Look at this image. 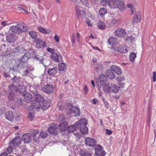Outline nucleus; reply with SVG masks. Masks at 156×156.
<instances>
[{"mask_svg":"<svg viewBox=\"0 0 156 156\" xmlns=\"http://www.w3.org/2000/svg\"><path fill=\"white\" fill-rule=\"evenodd\" d=\"M108 5L112 9L118 8L121 11H123L125 9V5L123 2L119 1V0H108Z\"/></svg>","mask_w":156,"mask_h":156,"instance_id":"nucleus-1","label":"nucleus"},{"mask_svg":"<svg viewBox=\"0 0 156 156\" xmlns=\"http://www.w3.org/2000/svg\"><path fill=\"white\" fill-rule=\"evenodd\" d=\"M10 30L13 33L20 34L23 32H25L28 30L27 26L22 23H18L17 26H12L10 27Z\"/></svg>","mask_w":156,"mask_h":156,"instance_id":"nucleus-2","label":"nucleus"},{"mask_svg":"<svg viewBox=\"0 0 156 156\" xmlns=\"http://www.w3.org/2000/svg\"><path fill=\"white\" fill-rule=\"evenodd\" d=\"M59 126L61 127L60 131L61 132L65 131L67 126L68 122L65 121L64 116L63 115L59 116Z\"/></svg>","mask_w":156,"mask_h":156,"instance_id":"nucleus-3","label":"nucleus"},{"mask_svg":"<svg viewBox=\"0 0 156 156\" xmlns=\"http://www.w3.org/2000/svg\"><path fill=\"white\" fill-rule=\"evenodd\" d=\"M76 10V15L78 19L85 18L86 17V14L85 11L81 9L80 7L77 5L75 7Z\"/></svg>","mask_w":156,"mask_h":156,"instance_id":"nucleus-4","label":"nucleus"},{"mask_svg":"<svg viewBox=\"0 0 156 156\" xmlns=\"http://www.w3.org/2000/svg\"><path fill=\"white\" fill-rule=\"evenodd\" d=\"M42 89L43 91L48 94L52 93L54 89L53 86L51 84L44 85L43 86Z\"/></svg>","mask_w":156,"mask_h":156,"instance_id":"nucleus-5","label":"nucleus"},{"mask_svg":"<svg viewBox=\"0 0 156 156\" xmlns=\"http://www.w3.org/2000/svg\"><path fill=\"white\" fill-rule=\"evenodd\" d=\"M41 106V103L39 101H34L32 102L31 105L29 106L28 108L29 110H31L35 108L39 109Z\"/></svg>","mask_w":156,"mask_h":156,"instance_id":"nucleus-6","label":"nucleus"},{"mask_svg":"<svg viewBox=\"0 0 156 156\" xmlns=\"http://www.w3.org/2000/svg\"><path fill=\"white\" fill-rule=\"evenodd\" d=\"M24 98L22 100H24L25 102H29L33 100V97L31 94L28 93H24L22 95Z\"/></svg>","mask_w":156,"mask_h":156,"instance_id":"nucleus-7","label":"nucleus"},{"mask_svg":"<svg viewBox=\"0 0 156 156\" xmlns=\"http://www.w3.org/2000/svg\"><path fill=\"white\" fill-rule=\"evenodd\" d=\"M115 35L119 37H124L126 35L125 30L121 28H119L115 30Z\"/></svg>","mask_w":156,"mask_h":156,"instance_id":"nucleus-8","label":"nucleus"},{"mask_svg":"<svg viewBox=\"0 0 156 156\" xmlns=\"http://www.w3.org/2000/svg\"><path fill=\"white\" fill-rule=\"evenodd\" d=\"M17 39V36L13 34H9L6 37L7 41L10 43H14Z\"/></svg>","mask_w":156,"mask_h":156,"instance_id":"nucleus-9","label":"nucleus"},{"mask_svg":"<svg viewBox=\"0 0 156 156\" xmlns=\"http://www.w3.org/2000/svg\"><path fill=\"white\" fill-rule=\"evenodd\" d=\"M22 140L25 143H30L32 139V137L29 133L25 134L23 135Z\"/></svg>","mask_w":156,"mask_h":156,"instance_id":"nucleus-10","label":"nucleus"},{"mask_svg":"<svg viewBox=\"0 0 156 156\" xmlns=\"http://www.w3.org/2000/svg\"><path fill=\"white\" fill-rule=\"evenodd\" d=\"M34 94L35 101H39V102L42 103L43 101L45 100L44 97L41 95L39 94L37 92H34Z\"/></svg>","mask_w":156,"mask_h":156,"instance_id":"nucleus-11","label":"nucleus"},{"mask_svg":"<svg viewBox=\"0 0 156 156\" xmlns=\"http://www.w3.org/2000/svg\"><path fill=\"white\" fill-rule=\"evenodd\" d=\"M87 123V121L85 119H82L76 123V125L78 128H80L83 126H86Z\"/></svg>","mask_w":156,"mask_h":156,"instance_id":"nucleus-12","label":"nucleus"},{"mask_svg":"<svg viewBox=\"0 0 156 156\" xmlns=\"http://www.w3.org/2000/svg\"><path fill=\"white\" fill-rule=\"evenodd\" d=\"M21 139L19 137H16L14 139L12 140L10 143L9 144L12 146L19 145L20 144L21 142Z\"/></svg>","mask_w":156,"mask_h":156,"instance_id":"nucleus-13","label":"nucleus"},{"mask_svg":"<svg viewBox=\"0 0 156 156\" xmlns=\"http://www.w3.org/2000/svg\"><path fill=\"white\" fill-rule=\"evenodd\" d=\"M11 80L12 81L13 83H17L16 88L21 86L20 84L22 82L20 77H17L16 76H14V77L12 78Z\"/></svg>","mask_w":156,"mask_h":156,"instance_id":"nucleus-14","label":"nucleus"},{"mask_svg":"<svg viewBox=\"0 0 156 156\" xmlns=\"http://www.w3.org/2000/svg\"><path fill=\"white\" fill-rule=\"evenodd\" d=\"M111 70L115 72L117 75H120L122 73L121 69L119 66L115 65L111 66Z\"/></svg>","mask_w":156,"mask_h":156,"instance_id":"nucleus-15","label":"nucleus"},{"mask_svg":"<svg viewBox=\"0 0 156 156\" xmlns=\"http://www.w3.org/2000/svg\"><path fill=\"white\" fill-rule=\"evenodd\" d=\"M69 112L71 114L74 113L75 116H79L80 114L79 108L76 107H73L71 109H69Z\"/></svg>","mask_w":156,"mask_h":156,"instance_id":"nucleus-16","label":"nucleus"},{"mask_svg":"<svg viewBox=\"0 0 156 156\" xmlns=\"http://www.w3.org/2000/svg\"><path fill=\"white\" fill-rule=\"evenodd\" d=\"M5 117L6 119L9 121H12L14 118V115L12 111H7L5 113Z\"/></svg>","mask_w":156,"mask_h":156,"instance_id":"nucleus-17","label":"nucleus"},{"mask_svg":"<svg viewBox=\"0 0 156 156\" xmlns=\"http://www.w3.org/2000/svg\"><path fill=\"white\" fill-rule=\"evenodd\" d=\"M50 106L49 100H44L41 103V108L43 110H46Z\"/></svg>","mask_w":156,"mask_h":156,"instance_id":"nucleus-18","label":"nucleus"},{"mask_svg":"<svg viewBox=\"0 0 156 156\" xmlns=\"http://www.w3.org/2000/svg\"><path fill=\"white\" fill-rule=\"evenodd\" d=\"M52 58L57 62L62 61V57L60 54L53 53L52 55Z\"/></svg>","mask_w":156,"mask_h":156,"instance_id":"nucleus-19","label":"nucleus"},{"mask_svg":"<svg viewBox=\"0 0 156 156\" xmlns=\"http://www.w3.org/2000/svg\"><path fill=\"white\" fill-rule=\"evenodd\" d=\"M85 142L87 145L93 146L95 144V140L94 139L91 138H87L85 139Z\"/></svg>","mask_w":156,"mask_h":156,"instance_id":"nucleus-20","label":"nucleus"},{"mask_svg":"<svg viewBox=\"0 0 156 156\" xmlns=\"http://www.w3.org/2000/svg\"><path fill=\"white\" fill-rule=\"evenodd\" d=\"M57 68L56 67L49 68L48 69L47 73L50 76H54L57 73Z\"/></svg>","mask_w":156,"mask_h":156,"instance_id":"nucleus-21","label":"nucleus"},{"mask_svg":"<svg viewBox=\"0 0 156 156\" xmlns=\"http://www.w3.org/2000/svg\"><path fill=\"white\" fill-rule=\"evenodd\" d=\"M36 44L37 46L39 48H43L47 46L46 44L44 41L39 39H37Z\"/></svg>","mask_w":156,"mask_h":156,"instance_id":"nucleus-22","label":"nucleus"},{"mask_svg":"<svg viewBox=\"0 0 156 156\" xmlns=\"http://www.w3.org/2000/svg\"><path fill=\"white\" fill-rule=\"evenodd\" d=\"M105 75L106 76L108 77L110 79H114L115 77V74L112 72V70H106L105 72Z\"/></svg>","mask_w":156,"mask_h":156,"instance_id":"nucleus-23","label":"nucleus"},{"mask_svg":"<svg viewBox=\"0 0 156 156\" xmlns=\"http://www.w3.org/2000/svg\"><path fill=\"white\" fill-rule=\"evenodd\" d=\"M101 86L102 87V89L105 92H108L111 91V87H109V85L106 82L102 83Z\"/></svg>","mask_w":156,"mask_h":156,"instance_id":"nucleus-24","label":"nucleus"},{"mask_svg":"<svg viewBox=\"0 0 156 156\" xmlns=\"http://www.w3.org/2000/svg\"><path fill=\"white\" fill-rule=\"evenodd\" d=\"M48 131L50 133L54 135L56 134L57 133V127L55 125H52L48 129Z\"/></svg>","mask_w":156,"mask_h":156,"instance_id":"nucleus-25","label":"nucleus"},{"mask_svg":"<svg viewBox=\"0 0 156 156\" xmlns=\"http://www.w3.org/2000/svg\"><path fill=\"white\" fill-rule=\"evenodd\" d=\"M28 57L26 55H24L22 56L21 59L19 61V62L18 64L19 66H21L25 63L27 62L28 59Z\"/></svg>","mask_w":156,"mask_h":156,"instance_id":"nucleus-26","label":"nucleus"},{"mask_svg":"<svg viewBox=\"0 0 156 156\" xmlns=\"http://www.w3.org/2000/svg\"><path fill=\"white\" fill-rule=\"evenodd\" d=\"M117 51L121 53H126L128 51L126 48L122 45H120L117 48Z\"/></svg>","mask_w":156,"mask_h":156,"instance_id":"nucleus-27","label":"nucleus"},{"mask_svg":"<svg viewBox=\"0 0 156 156\" xmlns=\"http://www.w3.org/2000/svg\"><path fill=\"white\" fill-rule=\"evenodd\" d=\"M108 42L109 44L112 45L116 44L117 41L116 38L113 37H110L108 40Z\"/></svg>","mask_w":156,"mask_h":156,"instance_id":"nucleus-28","label":"nucleus"},{"mask_svg":"<svg viewBox=\"0 0 156 156\" xmlns=\"http://www.w3.org/2000/svg\"><path fill=\"white\" fill-rule=\"evenodd\" d=\"M77 129H78L76 125V123L73 125H70L67 128V130L69 133H72L76 130Z\"/></svg>","mask_w":156,"mask_h":156,"instance_id":"nucleus-29","label":"nucleus"},{"mask_svg":"<svg viewBox=\"0 0 156 156\" xmlns=\"http://www.w3.org/2000/svg\"><path fill=\"white\" fill-rule=\"evenodd\" d=\"M57 106L59 110L61 111H63L66 108L64 102L61 101L58 102Z\"/></svg>","mask_w":156,"mask_h":156,"instance_id":"nucleus-30","label":"nucleus"},{"mask_svg":"<svg viewBox=\"0 0 156 156\" xmlns=\"http://www.w3.org/2000/svg\"><path fill=\"white\" fill-rule=\"evenodd\" d=\"M80 154L82 156H90V154L88 151L84 149H81L79 152Z\"/></svg>","mask_w":156,"mask_h":156,"instance_id":"nucleus-31","label":"nucleus"},{"mask_svg":"<svg viewBox=\"0 0 156 156\" xmlns=\"http://www.w3.org/2000/svg\"><path fill=\"white\" fill-rule=\"evenodd\" d=\"M111 91L115 93H117L119 90V87L114 84L111 85Z\"/></svg>","mask_w":156,"mask_h":156,"instance_id":"nucleus-32","label":"nucleus"},{"mask_svg":"<svg viewBox=\"0 0 156 156\" xmlns=\"http://www.w3.org/2000/svg\"><path fill=\"white\" fill-rule=\"evenodd\" d=\"M95 153L98 155L103 156L105 155L106 152L101 149H96L95 150Z\"/></svg>","mask_w":156,"mask_h":156,"instance_id":"nucleus-33","label":"nucleus"},{"mask_svg":"<svg viewBox=\"0 0 156 156\" xmlns=\"http://www.w3.org/2000/svg\"><path fill=\"white\" fill-rule=\"evenodd\" d=\"M39 131V130H34L32 132V135L34 137V140L36 142H37L39 141V138H38V139H36V135L38 133Z\"/></svg>","mask_w":156,"mask_h":156,"instance_id":"nucleus-34","label":"nucleus"},{"mask_svg":"<svg viewBox=\"0 0 156 156\" xmlns=\"http://www.w3.org/2000/svg\"><path fill=\"white\" fill-rule=\"evenodd\" d=\"M141 20L139 12H136L135 13V15L134 17L133 21L135 22H139Z\"/></svg>","mask_w":156,"mask_h":156,"instance_id":"nucleus-35","label":"nucleus"},{"mask_svg":"<svg viewBox=\"0 0 156 156\" xmlns=\"http://www.w3.org/2000/svg\"><path fill=\"white\" fill-rule=\"evenodd\" d=\"M9 93H14L16 92H17V90L16 89V87L15 85L13 84L10 85L9 87Z\"/></svg>","mask_w":156,"mask_h":156,"instance_id":"nucleus-36","label":"nucleus"},{"mask_svg":"<svg viewBox=\"0 0 156 156\" xmlns=\"http://www.w3.org/2000/svg\"><path fill=\"white\" fill-rule=\"evenodd\" d=\"M35 58L37 60H38L40 62L42 63L45 67L47 66V64H46V62L47 60L44 59H40L38 57H37V56L35 57Z\"/></svg>","mask_w":156,"mask_h":156,"instance_id":"nucleus-37","label":"nucleus"},{"mask_svg":"<svg viewBox=\"0 0 156 156\" xmlns=\"http://www.w3.org/2000/svg\"><path fill=\"white\" fill-rule=\"evenodd\" d=\"M37 29L39 31L43 33L48 34L50 32L49 30H46L41 27H38Z\"/></svg>","mask_w":156,"mask_h":156,"instance_id":"nucleus-38","label":"nucleus"},{"mask_svg":"<svg viewBox=\"0 0 156 156\" xmlns=\"http://www.w3.org/2000/svg\"><path fill=\"white\" fill-rule=\"evenodd\" d=\"M29 34L33 39H36L37 36V34L34 31H30L29 32Z\"/></svg>","mask_w":156,"mask_h":156,"instance_id":"nucleus-39","label":"nucleus"},{"mask_svg":"<svg viewBox=\"0 0 156 156\" xmlns=\"http://www.w3.org/2000/svg\"><path fill=\"white\" fill-rule=\"evenodd\" d=\"M98 27L100 29L104 30L105 28V25L102 22L99 21L98 23Z\"/></svg>","mask_w":156,"mask_h":156,"instance_id":"nucleus-40","label":"nucleus"},{"mask_svg":"<svg viewBox=\"0 0 156 156\" xmlns=\"http://www.w3.org/2000/svg\"><path fill=\"white\" fill-rule=\"evenodd\" d=\"M80 130L82 133L85 134L87 132L88 129L86 127V126H85L80 128Z\"/></svg>","mask_w":156,"mask_h":156,"instance_id":"nucleus-41","label":"nucleus"},{"mask_svg":"<svg viewBox=\"0 0 156 156\" xmlns=\"http://www.w3.org/2000/svg\"><path fill=\"white\" fill-rule=\"evenodd\" d=\"M136 56V54L134 52H131L129 55V60L133 62Z\"/></svg>","mask_w":156,"mask_h":156,"instance_id":"nucleus-42","label":"nucleus"},{"mask_svg":"<svg viewBox=\"0 0 156 156\" xmlns=\"http://www.w3.org/2000/svg\"><path fill=\"white\" fill-rule=\"evenodd\" d=\"M18 87V88L17 89V92H19L20 94H23L24 93H26L25 92V87L23 86H22L21 87L20 89L19 87Z\"/></svg>","mask_w":156,"mask_h":156,"instance_id":"nucleus-43","label":"nucleus"},{"mask_svg":"<svg viewBox=\"0 0 156 156\" xmlns=\"http://www.w3.org/2000/svg\"><path fill=\"white\" fill-rule=\"evenodd\" d=\"M66 66L63 63H61L58 65V68L60 71H64L66 69Z\"/></svg>","mask_w":156,"mask_h":156,"instance_id":"nucleus-44","label":"nucleus"},{"mask_svg":"<svg viewBox=\"0 0 156 156\" xmlns=\"http://www.w3.org/2000/svg\"><path fill=\"white\" fill-rule=\"evenodd\" d=\"M99 12L101 15L103 16L107 12V10L104 8H101L99 9Z\"/></svg>","mask_w":156,"mask_h":156,"instance_id":"nucleus-45","label":"nucleus"},{"mask_svg":"<svg viewBox=\"0 0 156 156\" xmlns=\"http://www.w3.org/2000/svg\"><path fill=\"white\" fill-rule=\"evenodd\" d=\"M99 80L100 81L101 84L105 83V76L103 74H101L99 76Z\"/></svg>","mask_w":156,"mask_h":156,"instance_id":"nucleus-46","label":"nucleus"},{"mask_svg":"<svg viewBox=\"0 0 156 156\" xmlns=\"http://www.w3.org/2000/svg\"><path fill=\"white\" fill-rule=\"evenodd\" d=\"M47 136L48 134L47 133L45 132L44 131H41L39 134V136L43 139L47 137Z\"/></svg>","mask_w":156,"mask_h":156,"instance_id":"nucleus-47","label":"nucleus"},{"mask_svg":"<svg viewBox=\"0 0 156 156\" xmlns=\"http://www.w3.org/2000/svg\"><path fill=\"white\" fill-rule=\"evenodd\" d=\"M14 97L15 95L14 93H9V95L8 96V99L10 101H13L14 100Z\"/></svg>","mask_w":156,"mask_h":156,"instance_id":"nucleus-48","label":"nucleus"},{"mask_svg":"<svg viewBox=\"0 0 156 156\" xmlns=\"http://www.w3.org/2000/svg\"><path fill=\"white\" fill-rule=\"evenodd\" d=\"M102 69V65L101 64L97 65L95 68V71L97 72H99Z\"/></svg>","mask_w":156,"mask_h":156,"instance_id":"nucleus-49","label":"nucleus"},{"mask_svg":"<svg viewBox=\"0 0 156 156\" xmlns=\"http://www.w3.org/2000/svg\"><path fill=\"white\" fill-rule=\"evenodd\" d=\"M109 2L108 0V1L106 0H102L100 2L101 4L103 6H105L107 5Z\"/></svg>","mask_w":156,"mask_h":156,"instance_id":"nucleus-50","label":"nucleus"},{"mask_svg":"<svg viewBox=\"0 0 156 156\" xmlns=\"http://www.w3.org/2000/svg\"><path fill=\"white\" fill-rule=\"evenodd\" d=\"M80 1L83 5L87 6L89 5V3L87 0H80Z\"/></svg>","mask_w":156,"mask_h":156,"instance_id":"nucleus-51","label":"nucleus"},{"mask_svg":"<svg viewBox=\"0 0 156 156\" xmlns=\"http://www.w3.org/2000/svg\"><path fill=\"white\" fill-rule=\"evenodd\" d=\"M34 115L33 113L29 112L28 116V118L30 119L31 120H32L34 118Z\"/></svg>","mask_w":156,"mask_h":156,"instance_id":"nucleus-52","label":"nucleus"},{"mask_svg":"<svg viewBox=\"0 0 156 156\" xmlns=\"http://www.w3.org/2000/svg\"><path fill=\"white\" fill-rule=\"evenodd\" d=\"M72 43L74 44L75 42V35L74 34L72 35L71 38Z\"/></svg>","mask_w":156,"mask_h":156,"instance_id":"nucleus-53","label":"nucleus"},{"mask_svg":"<svg viewBox=\"0 0 156 156\" xmlns=\"http://www.w3.org/2000/svg\"><path fill=\"white\" fill-rule=\"evenodd\" d=\"M13 149L12 147V146H9L7 149V151L9 153H10L12 151Z\"/></svg>","mask_w":156,"mask_h":156,"instance_id":"nucleus-54","label":"nucleus"},{"mask_svg":"<svg viewBox=\"0 0 156 156\" xmlns=\"http://www.w3.org/2000/svg\"><path fill=\"white\" fill-rule=\"evenodd\" d=\"M116 22V20L115 19H114L112 20L109 24V26L112 27L113 26L115 23Z\"/></svg>","mask_w":156,"mask_h":156,"instance_id":"nucleus-55","label":"nucleus"},{"mask_svg":"<svg viewBox=\"0 0 156 156\" xmlns=\"http://www.w3.org/2000/svg\"><path fill=\"white\" fill-rule=\"evenodd\" d=\"M103 101L105 104V107L107 108H108V105L107 101L105 99H103Z\"/></svg>","mask_w":156,"mask_h":156,"instance_id":"nucleus-56","label":"nucleus"},{"mask_svg":"<svg viewBox=\"0 0 156 156\" xmlns=\"http://www.w3.org/2000/svg\"><path fill=\"white\" fill-rule=\"evenodd\" d=\"M5 111L4 108H0V115L4 113Z\"/></svg>","mask_w":156,"mask_h":156,"instance_id":"nucleus-57","label":"nucleus"},{"mask_svg":"<svg viewBox=\"0 0 156 156\" xmlns=\"http://www.w3.org/2000/svg\"><path fill=\"white\" fill-rule=\"evenodd\" d=\"M105 131L106 133L108 135H110L112 133V131L108 129H106Z\"/></svg>","mask_w":156,"mask_h":156,"instance_id":"nucleus-58","label":"nucleus"},{"mask_svg":"<svg viewBox=\"0 0 156 156\" xmlns=\"http://www.w3.org/2000/svg\"><path fill=\"white\" fill-rule=\"evenodd\" d=\"M86 21L87 24L89 26H91L92 25V24L91 23L90 20L88 19H86Z\"/></svg>","mask_w":156,"mask_h":156,"instance_id":"nucleus-59","label":"nucleus"},{"mask_svg":"<svg viewBox=\"0 0 156 156\" xmlns=\"http://www.w3.org/2000/svg\"><path fill=\"white\" fill-rule=\"evenodd\" d=\"M55 40L57 42H58L59 41V40L58 39V37L57 35H55L54 37Z\"/></svg>","mask_w":156,"mask_h":156,"instance_id":"nucleus-60","label":"nucleus"},{"mask_svg":"<svg viewBox=\"0 0 156 156\" xmlns=\"http://www.w3.org/2000/svg\"><path fill=\"white\" fill-rule=\"evenodd\" d=\"M47 50L48 52H50L52 54L53 53H54L53 52V50L51 48H49L47 49Z\"/></svg>","mask_w":156,"mask_h":156,"instance_id":"nucleus-61","label":"nucleus"},{"mask_svg":"<svg viewBox=\"0 0 156 156\" xmlns=\"http://www.w3.org/2000/svg\"><path fill=\"white\" fill-rule=\"evenodd\" d=\"M130 10L131 11V14L133 15L134 14L135 11V9L134 8H130Z\"/></svg>","mask_w":156,"mask_h":156,"instance_id":"nucleus-62","label":"nucleus"},{"mask_svg":"<svg viewBox=\"0 0 156 156\" xmlns=\"http://www.w3.org/2000/svg\"><path fill=\"white\" fill-rule=\"evenodd\" d=\"M98 101L96 99H93L92 101V103L94 104L95 105L96 104V102Z\"/></svg>","mask_w":156,"mask_h":156,"instance_id":"nucleus-63","label":"nucleus"},{"mask_svg":"<svg viewBox=\"0 0 156 156\" xmlns=\"http://www.w3.org/2000/svg\"><path fill=\"white\" fill-rule=\"evenodd\" d=\"M83 89L85 90L86 94H87L88 91V88L86 85H85Z\"/></svg>","mask_w":156,"mask_h":156,"instance_id":"nucleus-64","label":"nucleus"}]
</instances>
